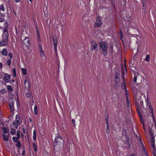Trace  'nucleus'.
Here are the masks:
<instances>
[{
    "mask_svg": "<svg viewBox=\"0 0 156 156\" xmlns=\"http://www.w3.org/2000/svg\"><path fill=\"white\" fill-rule=\"evenodd\" d=\"M10 75L8 74H5L4 76V79L5 82H8L10 81Z\"/></svg>",
    "mask_w": 156,
    "mask_h": 156,
    "instance_id": "obj_10",
    "label": "nucleus"
},
{
    "mask_svg": "<svg viewBox=\"0 0 156 156\" xmlns=\"http://www.w3.org/2000/svg\"><path fill=\"white\" fill-rule=\"evenodd\" d=\"M40 52H41V53H42V55H43V54H44V52H43V50H42V49H41V50H40Z\"/></svg>",
    "mask_w": 156,
    "mask_h": 156,
    "instance_id": "obj_62",
    "label": "nucleus"
},
{
    "mask_svg": "<svg viewBox=\"0 0 156 156\" xmlns=\"http://www.w3.org/2000/svg\"><path fill=\"white\" fill-rule=\"evenodd\" d=\"M26 130L25 129H24V128H23V132L24 133H25L26 132Z\"/></svg>",
    "mask_w": 156,
    "mask_h": 156,
    "instance_id": "obj_55",
    "label": "nucleus"
},
{
    "mask_svg": "<svg viewBox=\"0 0 156 156\" xmlns=\"http://www.w3.org/2000/svg\"><path fill=\"white\" fill-rule=\"evenodd\" d=\"M137 109V112L138 113V115L140 117V121H141V123H143V120L142 119V118H143V116L142 115H141V112L140 111V109Z\"/></svg>",
    "mask_w": 156,
    "mask_h": 156,
    "instance_id": "obj_11",
    "label": "nucleus"
},
{
    "mask_svg": "<svg viewBox=\"0 0 156 156\" xmlns=\"http://www.w3.org/2000/svg\"><path fill=\"white\" fill-rule=\"evenodd\" d=\"M1 53L3 55L6 56L7 55L8 53L6 49L5 48L3 49L1 51Z\"/></svg>",
    "mask_w": 156,
    "mask_h": 156,
    "instance_id": "obj_14",
    "label": "nucleus"
},
{
    "mask_svg": "<svg viewBox=\"0 0 156 156\" xmlns=\"http://www.w3.org/2000/svg\"><path fill=\"white\" fill-rule=\"evenodd\" d=\"M43 12H44V16H46V15H47V13H46V12L44 10L43 11Z\"/></svg>",
    "mask_w": 156,
    "mask_h": 156,
    "instance_id": "obj_59",
    "label": "nucleus"
},
{
    "mask_svg": "<svg viewBox=\"0 0 156 156\" xmlns=\"http://www.w3.org/2000/svg\"><path fill=\"white\" fill-rule=\"evenodd\" d=\"M23 45L26 47H28L30 44L29 39L26 37L23 40Z\"/></svg>",
    "mask_w": 156,
    "mask_h": 156,
    "instance_id": "obj_8",
    "label": "nucleus"
},
{
    "mask_svg": "<svg viewBox=\"0 0 156 156\" xmlns=\"http://www.w3.org/2000/svg\"><path fill=\"white\" fill-rule=\"evenodd\" d=\"M121 87L122 89H124L125 90H126V86L125 84V82L124 81L123 83H122L121 84Z\"/></svg>",
    "mask_w": 156,
    "mask_h": 156,
    "instance_id": "obj_22",
    "label": "nucleus"
},
{
    "mask_svg": "<svg viewBox=\"0 0 156 156\" xmlns=\"http://www.w3.org/2000/svg\"><path fill=\"white\" fill-rule=\"evenodd\" d=\"M7 88L9 91L11 92L12 90V88L11 86L8 85L7 86Z\"/></svg>",
    "mask_w": 156,
    "mask_h": 156,
    "instance_id": "obj_31",
    "label": "nucleus"
},
{
    "mask_svg": "<svg viewBox=\"0 0 156 156\" xmlns=\"http://www.w3.org/2000/svg\"><path fill=\"white\" fill-rule=\"evenodd\" d=\"M72 122L73 124V126H75V120L74 119H73L72 120Z\"/></svg>",
    "mask_w": 156,
    "mask_h": 156,
    "instance_id": "obj_50",
    "label": "nucleus"
},
{
    "mask_svg": "<svg viewBox=\"0 0 156 156\" xmlns=\"http://www.w3.org/2000/svg\"><path fill=\"white\" fill-rule=\"evenodd\" d=\"M33 139L34 140H36V132L35 130H34L33 131Z\"/></svg>",
    "mask_w": 156,
    "mask_h": 156,
    "instance_id": "obj_29",
    "label": "nucleus"
},
{
    "mask_svg": "<svg viewBox=\"0 0 156 156\" xmlns=\"http://www.w3.org/2000/svg\"><path fill=\"white\" fill-rule=\"evenodd\" d=\"M16 121L15 122H17L19 123V121L20 120V117L19 115H16Z\"/></svg>",
    "mask_w": 156,
    "mask_h": 156,
    "instance_id": "obj_27",
    "label": "nucleus"
},
{
    "mask_svg": "<svg viewBox=\"0 0 156 156\" xmlns=\"http://www.w3.org/2000/svg\"><path fill=\"white\" fill-rule=\"evenodd\" d=\"M1 92L2 93H5L6 92V91L4 89H2L1 91Z\"/></svg>",
    "mask_w": 156,
    "mask_h": 156,
    "instance_id": "obj_47",
    "label": "nucleus"
},
{
    "mask_svg": "<svg viewBox=\"0 0 156 156\" xmlns=\"http://www.w3.org/2000/svg\"><path fill=\"white\" fill-rule=\"evenodd\" d=\"M2 129L4 133H7V129L5 127H2Z\"/></svg>",
    "mask_w": 156,
    "mask_h": 156,
    "instance_id": "obj_35",
    "label": "nucleus"
},
{
    "mask_svg": "<svg viewBox=\"0 0 156 156\" xmlns=\"http://www.w3.org/2000/svg\"><path fill=\"white\" fill-rule=\"evenodd\" d=\"M150 55H146L145 60L147 62H148L149 60Z\"/></svg>",
    "mask_w": 156,
    "mask_h": 156,
    "instance_id": "obj_36",
    "label": "nucleus"
},
{
    "mask_svg": "<svg viewBox=\"0 0 156 156\" xmlns=\"http://www.w3.org/2000/svg\"><path fill=\"white\" fill-rule=\"evenodd\" d=\"M135 156V154L134 153H133L129 155V156Z\"/></svg>",
    "mask_w": 156,
    "mask_h": 156,
    "instance_id": "obj_58",
    "label": "nucleus"
},
{
    "mask_svg": "<svg viewBox=\"0 0 156 156\" xmlns=\"http://www.w3.org/2000/svg\"><path fill=\"white\" fill-rule=\"evenodd\" d=\"M23 148H24V149H23V151L22 154L23 155H24L25 154V150L24 149V146H23Z\"/></svg>",
    "mask_w": 156,
    "mask_h": 156,
    "instance_id": "obj_48",
    "label": "nucleus"
},
{
    "mask_svg": "<svg viewBox=\"0 0 156 156\" xmlns=\"http://www.w3.org/2000/svg\"><path fill=\"white\" fill-rule=\"evenodd\" d=\"M120 79L119 78H115V81L116 83H118L120 81Z\"/></svg>",
    "mask_w": 156,
    "mask_h": 156,
    "instance_id": "obj_38",
    "label": "nucleus"
},
{
    "mask_svg": "<svg viewBox=\"0 0 156 156\" xmlns=\"http://www.w3.org/2000/svg\"><path fill=\"white\" fill-rule=\"evenodd\" d=\"M9 55L10 57V59H11L12 57V53H10L9 54Z\"/></svg>",
    "mask_w": 156,
    "mask_h": 156,
    "instance_id": "obj_44",
    "label": "nucleus"
},
{
    "mask_svg": "<svg viewBox=\"0 0 156 156\" xmlns=\"http://www.w3.org/2000/svg\"><path fill=\"white\" fill-rule=\"evenodd\" d=\"M136 79H137V76H134V82L136 83Z\"/></svg>",
    "mask_w": 156,
    "mask_h": 156,
    "instance_id": "obj_49",
    "label": "nucleus"
},
{
    "mask_svg": "<svg viewBox=\"0 0 156 156\" xmlns=\"http://www.w3.org/2000/svg\"><path fill=\"white\" fill-rule=\"evenodd\" d=\"M17 137H18V138H20V131H17Z\"/></svg>",
    "mask_w": 156,
    "mask_h": 156,
    "instance_id": "obj_39",
    "label": "nucleus"
},
{
    "mask_svg": "<svg viewBox=\"0 0 156 156\" xmlns=\"http://www.w3.org/2000/svg\"><path fill=\"white\" fill-rule=\"evenodd\" d=\"M33 148L34 149V151H37V147L36 146V144L35 143H33Z\"/></svg>",
    "mask_w": 156,
    "mask_h": 156,
    "instance_id": "obj_34",
    "label": "nucleus"
},
{
    "mask_svg": "<svg viewBox=\"0 0 156 156\" xmlns=\"http://www.w3.org/2000/svg\"><path fill=\"white\" fill-rule=\"evenodd\" d=\"M114 86L115 87H116L115 88V89H117L118 88V87L119 86V85H118L117 83H115V85H114Z\"/></svg>",
    "mask_w": 156,
    "mask_h": 156,
    "instance_id": "obj_53",
    "label": "nucleus"
},
{
    "mask_svg": "<svg viewBox=\"0 0 156 156\" xmlns=\"http://www.w3.org/2000/svg\"><path fill=\"white\" fill-rule=\"evenodd\" d=\"M51 38L53 40V45L54 46V48H55V53L56 55L57 54V38L56 36H53L51 37Z\"/></svg>",
    "mask_w": 156,
    "mask_h": 156,
    "instance_id": "obj_5",
    "label": "nucleus"
},
{
    "mask_svg": "<svg viewBox=\"0 0 156 156\" xmlns=\"http://www.w3.org/2000/svg\"><path fill=\"white\" fill-rule=\"evenodd\" d=\"M145 154H146V156H149V155L147 154V152H145Z\"/></svg>",
    "mask_w": 156,
    "mask_h": 156,
    "instance_id": "obj_64",
    "label": "nucleus"
},
{
    "mask_svg": "<svg viewBox=\"0 0 156 156\" xmlns=\"http://www.w3.org/2000/svg\"><path fill=\"white\" fill-rule=\"evenodd\" d=\"M13 75L14 77L16 76V70L15 68H13L12 69Z\"/></svg>",
    "mask_w": 156,
    "mask_h": 156,
    "instance_id": "obj_33",
    "label": "nucleus"
},
{
    "mask_svg": "<svg viewBox=\"0 0 156 156\" xmlns=\"http://www.w3.org/2000/svg\"><path fill=\"white\" fill-rule=\"evenodd\" d=\"M15 2H19L20 1V0H15Z\"/></svg>",
    "mask_w": 156,
    "mask_h": 156,
    "instance_id": "obj_63",
    "label": "nucleus"
},
{
    "mask_svg": "<svg viewBox=\"0 0 156 156\" xmlns=\"http://www.w3.org/2000/svg\"><path fill=\"white\" fill-rule=\"evenodd\" d=\"M2 136H3V139L4 140L6 141H8L9 140V138L8 137L7 135L3 134L2 135Z\"/></svg>",
    "mask_w": 156,
    "mask_h": 156,
    "instance_id": "obj_15",
    "label": "nucleus"
},
{
    "mask_svg": "<svg viewBox=\"0 0 156 156\" xmlns=\"http://www.w3.org/2000/svg\"><path fill=\"white\" fill-rule=\"evenodd\" d=\"M31 94L30 93H27L26 95V96L28 98H29L30 97Z\"/></svg>",
    "mask_w": 156,
    "mask_h": 156,
    "instance_id": "obj_41",
    "label": "nucleus"
},
{
    "mask_svg": "<svg viewBox=\"0 0 156 156\" xmlns=\"http://www.w3.org/2000/svg\"><path fill=\"white\" fill-rule=\"evenodd\" d=\"M37 35L38 36H39V31H38L37 30Z\"/></svg>",
    "mask_w": 156,
    "mask_h": 156,
    "instance_id": "obj_54",
    "label": "nucleus"
},
{
    "mask_svg": "<svg viewBox=\"0 0 156 156\" xmlns=\"http://www.w3.org/2000/svg\"><path fill=\"white\" fill-rule=\"evenodd\" d=\"M142 2H143V4H144L145 3V0H142Z\"/></svg>",
    "mask_w": 156,
    "mask_h": 156,
    "instance_id": "obj_60",
    "label": "nucleus"
},
{
    "mask_svg": "<svg viewBox=\"0 0 156 156\" xmlns=\"http://www.w3.org/2000/svg\"><path fill=\"white\" fill-rule=\"evenodd\" d=\"M149 105H151V102H149L148 101V100H147V106H149Z\"/></svg>",
    "mask_w": 156,
    "mask_h": 156,
    "instance_id": "obj_51",
    "label": "nucleus"
},
{
    "mask_svg": "<svg viewBox=\"0 0 156 156\" xmlns=\"http://www.w3.org/2000/svg\"><path fill=\"white\" fill-rule=\"evenodd\" d=\"M19 139L20 138H18V137H16L15 136H13L12 138L13 142L15 143L19 141Z\"/></svg>",
    "mask_w": 156,
    "mask_h": 156,
    "instance_id": "obj_18",
    "label": "nucleus"
},
{
    "mask_svg": "<svg viewBox=\"0 0 156 156\" xmlns=\"http://www.w3.org/2000/svg\"><path fill=\"white\" fill-rule=\"evenodd\" d=\"M11 61L10 60H9L7 61V64L8 66H10L11 65Z\"/></svg>",
    "mask_w": 156,
    "mask_h": 156,
    "instance_id": "obj_42",
    "label": "nucleus"
},
{
    "mask_svg": "<svg viewBox=\"0 0 156 156\" xmlns=\"http://www.w3.org/2000/svg\"><path fill=\"white\" fill-rule=\"evenodd\" d=\"M154 147L152 145H151L152 147H153V148L154 149V151H152V152H153V154L154 155V156H156V150L155 148V143H154Z\"/></svg>",
    "mask_w": 156,
    "mask_h": 156,
    "instance_id": "obj_17",
    "label": "nucleus"
},
{
    "mask_svg": "<svg viewBox=\"0 0 156 156\" xmlns=\"http://www.w3.org/2000/svg\"><path fill=\"white\" fill-rule=\"evenodd\" d=\"M12 128V129L11 130V133L12 135H14L15 134V132H16V129H14V128Z\"/></svg>",
    "mask_w": 156,
    "mask_h": 156,
    "instance_id": "obj_25",
    "label": "nucleus"
},
{
    "mask_svg": "<svg viewBox=\"0 0 156 156\" xmlns=\"http://www.w3.org/2000/svg\"><path fill=\"white\" fill-rule=\"evenodd\" d=\"M111 51L112 52L113 51V44L111 43L110 44Z\"/></svg>",
    "mask_w": 156,
    "mask_h": 156,
    "instance_id": "obj_37",
    "label": "nucleus"
},
{
    "mask_svg": "<svg viewBox=\"0 0 156 156\" xmlns=\"http://www.w3.org/2000/svg\"><path fill=\"white\" fill-rule=\"evenodd\" d=\"M5 37H4V41H6V42H8V35H7L5 34Z\"/></svg>",
    "mask_w": 156,
    "mask_h": 156,
    "instance_id": "obj_28",
    "label": "nucleus"
},
{
    "mask_svg": "<svg viewBox=\"0 0 156 156\" xmlns=\"http://www.w3.org/2000/svg\"><path fill=\"white\" fill-rule=\"evenodd\" d=\"M135 101L136 109H141L143 107V102L141 99L136 98Z\"/></svg>",
    "mask_w": 156,
    "mask_h": 156,
    "instance_id": "obj_3",
    "label": "nucleus"
},
{
    "mask_svg": "<svg viewBox=\"0 0 156 156\" xmlns=\"http://www.w3.org/2000/svg\"><path fill=\"white\" fill-rule=\"evenodd\" d=\"M7 42L4 41H1L0 43V47L4 46H5L7 45Z\"/></svg>",
    "mask_w": 156,
    "mask_h": 156,
    "instance_id": "obj_16",
    "label": "nucleus"
},
{
    "mask_svg": "<svg viewBox=\"0 0 156 156\" xmlns=\"http://www.w3.org/2000/svg\"><path fill=\"white\" fill-rule=\"evenodd\" d=\"M148 107H149V108H150V109L151 111V113L152 114V115H153V117L154 118V114H153V108H152V106H151V105H149V106H148Z\"/></svg>",
    "mask_w": 156,
    "mask_h": 156,
    "instance_id": "obj_30",
    "label": "nucleus"
},
{
    "mask_svg": "<svg viewBox=\"0 0 156 156\" xmlns=\"http://www.w3.org/2000/svg\"><path fill=\"white\" fill-rule=\"evenodd\" d=\"M9 106L11 112H13L15 110L14 105H9Z\"/></svg>",
    "mask_w": 156,
    "mask_h": 156,
    "instance_id": "obj_23",
    "label": "nucleus"
},
{
    "mask_svg": "<svg viewBox=\"0 0 156 156\" xmlns=\"http://www.w3.org/2000/svg\"><path fill=\"white\" fill-rule=\"evenodd\" d=\"M39 49L40 50H41V49H42V47H41V46L39 45Z\"/></svg>",
    "mask_w": 156,
    "mask_h": 156,
    "instance_id": "obj_56",
    "label": "nucleus"
},
{
    "mask_svg": "<svg viewBox=\"0 0 156 156\" xmlns=\"http://www.w3.org/2000/svg\"><path fill=\"white\" fill-rule=\"evenodd\" d=\"M125 67H124L123 66L122 67V79L123 81L125 80L124 75L125 73V72H127V69L126 67V64H125Z\"/></svg>",
    "mask_w": 156,
    "mask_h": 156,
    "instance_id": "obj_9",
    "label": "nucleus"
},
{
    "mask_svg": "<svg viewBox=\"0 0 156 156\" xmlns=\"http://www.w3.org/2000/svg\"><path fill=\"white\" fill-rule=\"evenodd\" d=\"M34 113L36 115H37L38 113L37 107L36 105L34 106Z\"/></svg>",
    "mask_w": 156,
    "mask_h": 156,
    "instance_id": "obj_21",
    "label": "nucleus"
},
{
    "mask_svg": "<svg viewBox=\"0 0 156 156\" xmlns=\"http://www.w3.org/2000/svg\"><path fill=\"white\" fill-rule=\"evenodd\" d=\"M101 24V22L100 20L99 17H97L96 21L95 23L94 26L95 27H99Z\"/></svg>",
    "mask_w": 156,
    "mask_h": 156,
    "instance_id": "obj_7",
    "label": "nucleus"
},
{
    "mask_svg": "<svg viewBox=\"0 0 156 156\" xmlns=\"http://www.w3.org/2000/svg\"><path fill=\"white\" fill-rule=\"evenodd\" d=\"M115 78H119V74L117 73H116L115 74Z\"/></svg>",
    "mask_w": 156,
    "mask_h": 156,
    "instance_id": "obj_46",
    "label": "nucleus"
},
{
    "mask_svg": "<svg viewBox=\"0 0 156 156\" xmlns=\"http://www.w3.org/2000/svg\"><path fill=\"white\" fill-rule=\"evenodd\" d=\"M0 9L2 10V11H4L5 9L4 7V5L3 4H2L0 6Z\"/></svg>",
    "mask_w": 156,
    "mask_h": 156,
    "instance_id": "obj_32",
    "label": "nucleus"
},
{
    "mask_svg": "<svg viewBox=\"0 0 156 156\" xmlns=\"http://www.w3.org/2000/svg\"><path fill=\"white\" fill-rule=\"evenodd\" d=\"M106 132L108 133L109 134L110 133V129L109 128H107L106 130Z\"/></svg>",
    "mask_w": 156,
    "mask_h": 156,
    "instance_id": "obj_45",
    "label": "nucleus"
},
{
    "mask_svg": "<svg viewBox=\"0 0 156 156\" xmlns=\"http://www.w3.org/2000/svg\"><path fill=\"white\" fill-rule=\"evenodd\" d=\"M129 102L128 100V98H126V105L127 107H129Z\"/></svg>",
    "mask_w": 156,
    "mask_h": 156,
    "instance_id": "obj_40",
    "label": "nucleus"
},
{
    "mask_svg": "<svg viewBox=\"0 0 156 156\" xmlns=\"http://www.w3.org/2000/svg\"><path fill=\"white\" fill-rule=\"evenodd\" d=\"M141 143L142 144V146L143 148H145V147L144 146V145L143 144V143H142V142H141Z\"/></svg>",
    "mask_w": 156,
    "mask_h": 156,
    "instance_id": "obj_57",
    "label": "nucleus"
},
{
    "mask_svg": "<svg viewBox=\"0 0 156 156\" xmlns=\"http://www.w3.org/2000/svg\"><path fill=\"white\" fill-rule=\"evenodd\" d=\"M149 133H150V134L151 136V145H152L154 147V143L155 140L154 138V134L153 132V130L152 129V128L149 127Z\"/></svg>",
    "mask_w": 156,
    "mask_h": 156,
    "instance_id": "obj_4",
    "label": "nucleus"
},
{
    "mask_svg": "<svg viewBox=\"0 0 156 156\" xmlns=\"http://www.w3.org/2000/svg\"><path fill=\"white\" fill-rule=\"evenodd\" d=\"M22 71L24 75H25L27 74V70L26 69L22 68Z\"/></svg>",
    "mask_w": 156,
    "mask_h": 156,
    "instance_id": "obj_26",
    "label": "nucleus"
},
{
    "mask_svg": "<svg viewBox=\"0 0 156 156\" xmlns=\"http://www.w3.org/2000/svg\"><path fill=\"white\" fill-rule=\"evenodd\" d=\"M16 147H18L19 149L21 148L22 147L21 143L20 141L17 142V143L16 144Z\"/></svg>",
    "mask_w": 156,
    "mask_h": 156,
    "instance_id": "obj_20",
    "label": "nucleus"
},
{
    "mask_svg": "<svg viewBox=\"0 0 156 156\" xmlns=\"http://www.w3.org/2000/svg\"><path fill=\"white\" fill-rule=\"evenodd\" d=\"M9 101V105H14V100L12 98H10Z\"/></svg>",
    "mask_w": 156,
    "mask_h": 156,
    "instance_id": "obj_19",
    "label": "nucleus"
},
{
    "mask_svg": "<svg viewBox=\"0 0 156 156\" xmlns=\"http://www.w3.org/2000/svg\"><path fill=\"white\" fill-rule=\"evenodd\" d=\"M63 142V140L61 136H58V137L56 138L55 139V144H54V145H55V144H56L57 145H60L61 144H62V143Z\"/></svg>",
    "mask_w": 156,
    "mask_h": 156,
    "instance_id": "obj_6",
    "label": "nucleus"
},
{
    "mask_svg": "<svg viewBox=\"0 0 156 156\" xmlns=\"http://www.w3.org/2000/svg\"><path fill=\"white\" fill-rule=\"evenodd\" d=\"M19 123L17 122H12V124L11 125V128H15L17 129L18 126V124Z\"/></svg>",
    "mask_w": 156,
    "mask_h": 156,
    "instance_id": "obj_13",
    "label": "nucleus"
},
{
    "mask_svg": "<svg viewBox=\"0 0 156 156\" xmlns=\"http://www.w3.org/2000/svg\"><path fill=\"white\" fill-rule=\"evenodd\" d=\"M90 49L92 51H95V52H97L98 50V45L95 41H92L90 43Z\"/></svg>",
    "mask_w": 156,
    "mask_h": 156,
    "instance_id": "obj_2",
    "label": "nucleus"
},
{
    "mask_svg": "<svg viewBox=\"0 0 156 156\" xmlns=\"http://www.w3.org/2000/svg\"><path fill=\"white\" fill-rule=\"evenodd\" d=\"M125 95L126 96V98H128V91H127V90L126 89V90H125Z\"/></svg>",
    "mask_w": 156,
    "mask_h": 156,
    "instance_id": "obj_43",
    "label": "nucleus"
},
{
    "mask_svg": "<svg viewBox=\"0 0 156 156\" xmlns=\"http://www.w3.org/2000/svg\"><path fill=\"white\" fill-rule=\"evenodd\" d=\"M2 64L1 63H0V68L2 67Z\"/></svg>",
    "mask_w": 156,
    "mask_h": 156,
    "instance_id": "obj_61",
    "label": "nucleus"
},
{
    "mask_svg": "<svg viewBox=\"0 0 156 156\" xmlns=\"http://www.w3.org/2000/svg\"><path fill=\"white\" fill-rule=\"evenodd\" d=\"M99 44L101 52L104 56H106L108 54V44L103 41L99 42Z\"/></svg>",
    "mask_w": 156,
    "mask_h": 156,
    "instance_id": "obj_1",
    "label": "nucleus"
},
{
    "mask_svg": "<svg viewBox=\"0 0 156 156\" xmlns=\"http://www.w3.org/2000/svg\"><path fill=\"white\" fill-rule=\"evenodd\" d=\"M138 32V31L136 29L132 28L131 30L130 34L132 35H136L137 33Z\"/></svg>",
    "mask_w": 156,
    "mask_h": 156,
    "instance_id": "obj_12",
    "label": "nucleus"
},
{
    "mask_svg": "<svg viewBox=\"0 0 156 156\" xmlns=\"http://www.w3.org/2000/svg\"><path fill=\"white\" fill-rule=\"evenodd\" d=\"M4 32L5 35V34L7 35H9V33L8 32V28L7 26H6L5 27L4 30Z\"/></svg>",
    "mask_w": 156,
    "mask_h": 156,
    "instance_id": "obj_24",
    "label": "nucleus"
},
{
    "mask_svg": "<svg viewBox=\"0 0 156 156\" xmlns=\"http://www.w3.org/2000/svg\"><path fill=\"white\" fill-rule=\"evenodd\" d=\"M4 21V19L3 18H0V22H3Z\"/></svg>",
    "mask_w": 156,
    "mask_h": 156,
    "instance_id": "obj_52",
    "label": "nucleus"
}]
</instances>
